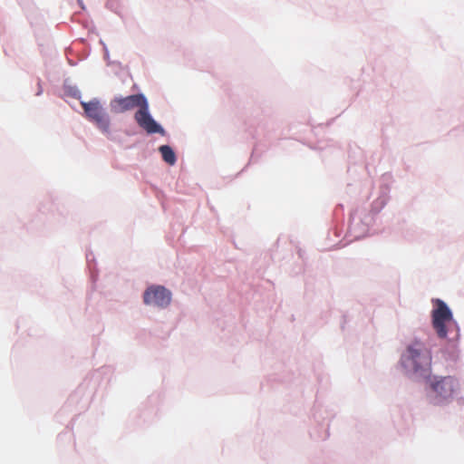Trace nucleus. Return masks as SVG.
I'll return each instance as SVG.
<instances>
[{"label": "nucleus", "instance_id": "3", "mask_svg": "<svg viewBox=\"0 0 464 464\" xmlns=\"http://www.w3.org/2000/svg\"><path fill=\"white\" fill-rule=\"evenodd\" d=\"M82 107L84 110L86 117L93 121L102 132H109L110 119L104 109L97 99L88 102H82Z\"/></svg>", "mask_w": 464, "mask_h": 464}, {"label": "nucleus", "instance_id": "7", "mask_svg": "<svg viewBox=\"0 0 464 464\" xmlns=\"http://www.w3.org/2000/svg\"><path fill=\"white\" fill-rule=\"evenodd\" d=\"M160 152L161 153L162 159L165 162L169 165H174L176 163V155L173 150L169 145H162L159 148Z\"/></svg>", "mask_w": 464, "mask_h": 464}, {"label": "nucleus", "instance_id": "5", "mask_svg": "<svg viewBox=\"0 0 464 464\" xmlns=\"http://www.w3.org/2000/svg\"><path fill=\"white\" fill-rule=\"evenodd\" d=\"M143 301L148 305L164 308L170 304L171 293L164 286L152 285L145 291Z\"/></svg>", "mask_w": 464, "mask_h": 464}, {"label": "nucleus", "instance_id": "6", "mask_svg": "<svg viewBox=\"0 0 464 464\" xmlns=\"http://www.w3.org/2000/svg\"><path fill=\"white\" fill-rule=\"evenodd\" d=\"M135 121L138 125L146 130L149 134L160 133L164 134V130L158 124L149 113V104L146 102L140 109L135 113Z\"/></svg>", "mask_w": 464, "mask_h": 464}, {"label": "nucleus", "instance_id": "2", "mask_svg": "<svg viewBox=\"0 0 464 464\" xmlns=\"http://www.w3.org/2000/svg\"><path fill=\"white\" fill-rule=\"evenodd\" d=\"M432 304L431 326L437 336L440 339H447L450 334H454V339L458 340L459 329L450 307L440 299L432 300Z\"/></svg>", "mask_w": 464, "mask_h": 464}, {"label": "nucleus", "instance_id": "4", "mask_svg": "<svg viewBox=\"0 0 464 464\" xmlns=\"http://www.w3.org/2000/svg\"><path fill=\"white\" fill-rule=\"evenodd\" d=\"M147 102L146 97L141 94H133L126 97H116L111 100L110 106L111 111L122 113L135 108L140 109Z\"/></svg>", "mask_w": 464, "mask_h": 464}, {"label": "nucleus", "instance_id": "1", "mask_svg": "<svg viewBox=\"0 0 464 464\" xmlns=\"http://www.w3.org/2000/svg\"><path fill=\"white\" fill-rule=\"evenodd\" d=\"M409 368L411 377L416 381H430V389L441 399L451 397L459 388L458 381L451 376L430 380L431 353L422 343H414L408 349Z\"/></svg>", "mask_w": 464, "mask_h": 464}]
</instances>
